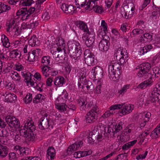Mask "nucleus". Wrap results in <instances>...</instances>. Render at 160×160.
Returning <instances> with one entry per match:
<instances>
[{"instance_id":"obj_1","label":"nucleus","mask_w":160,"mask_h":160,"mask_svg":"<svg viewBox=\"0 0 160 160\" xmlns=\"http://www.w3.org/2000/svg\"><path fill=\"white\" fill-rule=\"evenodd\" d=\"M68 45L67 52H66L65 50H64V53H68L72 58L77 59L82 53V50L80 43L76 41H69Z\"/></svg>"},{"instance_id":"obj_2","label":"nucleus","mask_w":160,"mask_h":160,"mask_svg":"<svg viewBox=\"0 0 160 160\" xmlns=\"http://www.w3.org/2000/svg\"><path fill=\"white\" fill-rule=\"evenodd\" d=\"M134 105L131 104H125L124 103L117 104L110 107V110L121 109L119 112L120 116H122L131 112L134 108Z\"/></svg>"},{"instance_id":"obj_3","label":"nucleus","mask_w":160,"mask_h":160,"mask_svg":"<svg viewBox=\"0 0 160 160\" xmlns=\"http://www.w3.org/2000/svg\"><path fill=\"white\" fill-rule=\"evenodd\" d=\"M151 68V64L148 62H145L140 64L139 70L137 74V76L140 78H143L144 79H147L148 77V75H150V73H149V72Z\"/></svg>"},{"instance_id":"obj_4","label":"nucleus","mask_w":160,"mask_h":160,"mask_svg":"<svg viewBox=\"0 0 160 160\" xmlns=\"http://www.w3.org/2000/svg\"><path fill=\"white\" fill-rule=\"evenodd\" d=\"M99 111L97 106L93 107L85 116L86 122L87 123H92L98 119V112Z\"/></svg>"},{"instance_id":"obj_5","label":"nucleus","mask_w":160,"mask_h":160,"mask_svg":"<svg viewBox=\"0 0 160 160\" xmlns=\"http://www.w3.org/2000/svg\"><path fill=\"white\" fill-rule=\"evenodd\" d=\"M52 123L53 120L50 115H45L43 117L41 118L40 121L38 122V126L40 129L44 130L46 129H48L50 127L52 128Z\"/></svg>"},{"instance_id":"obj_6","label":"nucleus","mask_w":160,"mask_h":160,"mask_svg":"<svg viewBox=\"0 0 160 160\" xmlns=\"http://www.w3.org/2000/svg\"><path fill=\"white\" fill-rule=\"evenodd\" d=\"M82 38L83 40L85 41V45L87 47H93V44L95 41L94 34L93 32L83 34Z\"/></svg>"},{"instance_id":"obj_7","label":"nucleus","mask_w":160,"mask_h":160,"mask_svg":"<svg viewBox=\"0 0 160 160\" xmlns=\"http://www.w3.org/2000/svg\"><path fill=\"white\" fill-rule=\"evenodd\" d=\"M82 139L79 138L75 142L69 146L67 150V152L68 155H70L74 151L77 150L79 148H80L82 146L83 142Z\"/></svg>"},{"instance_id":"obj_8","label":"nucleus","mask_w":160,"mask_h":160,"mask_svg":"<svg viewBox=\"0 0 160 160\" xmlns=\"http://www.w3.org/2000/svg\"><path fill=\"white\" fill-rule=\"evenodd\" d=\"M5 119L8 126L11 128L14 127L15 128H18L20 127L19 121L15 117L9 115L6 116Z\"/></svg>"},{"instance_id":"obj_9","label":"nucleus","mask_w":160,"mask_h":160,"mask_svg":"<svg viewBox=\"0 0 160 160\" xmlns=\"http://www.w3.org/2000/svg\"><path fill=\"white\" fill-rule=\"evenodd\" d=\"M87 7L85 8L87 9H93L94 11L96 13H102L104 12L103 7L102 6H100L97 4V3H94L93 2H90L89 0H88Z\"/></svg>"},{"instance_id":"obj_10","label":"nucleus","mask_w":160,"mask_h":160,"mask_svg":"<svg viewBox=\"0 0 160 160\" xmlns=\"http://www.w3.org/2000/svg\"><path fill=\"white\" fill-rule=\"evenodd\" d=\"M109 38L108 36H105L99 43V49L102 52H106L109 49L110 43L109 42Z\"/></svg>"},{"instance_id":"obj_11","label":"nucleus","mask_w":160,"mask_h":160,"mask_svg":"<svg viewBox=\"0 0 160 160\" xmlns=\"http://www.w3.org/2000/svg\"><path fill=\"white\" fill-rule=\"evenodd\" d=\"M159 96L160 94L158 91V89L157 88H154L149 95V101L151 103L154 104L156 102L158 101Z\"/></svg>"},{"instance_id":"obj_12","label":"nucleus","mask_w":160,"mask_h":160,"mask_svg":"<svg viewBox=\"0 0 160 160\" xmlns=\"http://www.w3.org/2000/svg\"><path fill=\"white\" fill-rule=\"evenodd\" d=\"M22 129L27 132H34L36 129V127L34 125L33 121L30 118L26 122L24 127Z\"/></svg>"},{"instance_id":"obj_13","label":"nucleus","mask_w":160,"mask_h":160,"mask_svg":"<svg viewBox=\"0 0 160 160\" xmlns=\"http://www.w3.org/2000/svg\"><path fill=\"white\" fill-rule=\"evenodd\" d=\"M61 9L65 13L67 14L70 13L72 14L75 10V7L72 5H68L65 3H63L61 6Z\"/></svg>"},{"instance_id":"obj_14","label":"nucleus","mask_w":160,"mask_h":160,"mask_svg":"<svg viewBox=\"0 0 160 160\" xmlns=\"http://www.w3.org/2000/svg\"><path fill=\"white\" fill-rule=\"evenodd\" d=\"M121 68L119 62L116 60L112 61L108 64V69H111L121 74Z\"/></svg>"},{"instance_id":"obj_15","label":"nucleus","mask_w":160,"mask_h":160,"mask_svg":"<svg viewBox=\"0 0 160 160\" xmlns=\"http://www.w3.org/2000/svg\"><path fill=\"white\" fill-rule=\"evenodd\" d=\"M114 56L116 57L117 60L124 57L126 58L128 56L127 50L125 48H118L115 52Z\"/></svg>"},{"instance_id":"obj_16","label":"nucleus","mask_w":160,"mask_h":160,"mask_svg":"<svg viewBox=\"0 0 160 160\" xmlns=\"http://www.w3.org/2000/svg\"><path fill=\"white\" fill-rule=\"evenodd\" d=\"M21 132L23 133L24 137L26 138L28 141L33 142L35 140L36 138V133L35 131L27 132L25 130L23 131L22 129L20 131V133Z\"/></svg>"},{"instance_id":"obj_17","label":"nucleus","mask_w":160,"mask_h":160,"mask_svg":"<svg viewBox=\"0 0 160 160\" xmlns=\"http://www.w3.org/2000/svg\"><path fill=\"white\" fill-rule=\"evenodd\" d=\"M24 10V19L26 20L28 19L31 15L34 12L35 8H34L30 7L28 8L27 7L23 8Z\"/></svg>"},{"instance_id":"obj_18","label":"nucleus","mask_w":160,"mask_h":160,"mask_svg":"<svg viewBox=\"0 0 160 160\" xmlns=\"http://www.w3.org/2000/svg\"><path fill=\"white\" fill-rule=\"evenodd\" d=\"M85 75H82L80 76V78L84 79V84L83 85L86 86L87 90L89 91L90 92H92L94 90V86L92 84V82L90 81H87L86 79L85 78Z\"/></svg>"},{"instance_id":"obj_19","label":"nucleus","mask_w":160,"mask_h":160,"mask_svg":"<svg viewBox=\"0 0 160 160\" xmlns=\"http://www.w3.org/2000/svg\"><path fill=\"white\" fill-rule=\"evenodd\" d=\"M22 75L24 78V81L27 83V85L29 83H30V85H33L34 84V82L32 79L31 74L29 72H23L22 73Z\"/></svg>"},{"instance_id":"obj_20","label":"nucleus","mask_w":160,"mask_h":160,"mask_svg":"<svg viewBox=\"0 0 160 160\" xmlns=\"http://www.w3.org/2000/svg\"><path fill=\"white\" fill-rule=\"evenodd\" d=\"M92 73L93 77L97 75L98 76L102 77L103 75V71L102 68L100 66H97L94 67L92 70Z\"/></svg>"},{"instance_id":"obj_21","label":"nucleus","mask_w":160,"mask_h":160,"mask_svg":"<svg viewBox=\"0 0 160 160\" xmlns=\"http://www.w3.org/2000/svg\"><path fill=\"white\" fill-rule=\"evenodd\" d=\"M65 79L62 77L59 76L56 78L54 81V84L57 87H62L65 82Z\"/></svg>"},{"instance_id":"obj_22","label":"nucleus","mask_w":160,"mask_h":160,"mask_svg":"<svg viewBox=\"0 0 160 160\" xmlns=\"http://www.w3.org/2000/svg\"><path fill=\"white\" fill-rule=\"evenodd\" d=\"M108 77L111 79L113 81H116L118 80L120 77V74L117 73L111 69H108Z\"/></svg>"},{"instance_id":"obj_23","label":"nucleus","mask_w":160,"mask_h":160,"mask_svg":"<svg viewBox=\"0 0 160 160\" xmlns=\"http://www.w3.org/2000/svg\"><path fill=\"white\" fill-rule=\"evenodd\" d=\"M56 155L55 149L53 147H49L47 150V156L48 159L51 160L54 159Z\"/></svg>"},{"instance_id":"obj_24","label":"nucleus","mask_w":160,"mask_h":160,"mask_svg":"<svg viewBox=\"0 0 160 160\" xmlns=\"http://www.w3.org/2000/svg\"><path fill=\"white\" fill-rule=\"evenodd\" d=\"M17 96L13 93H9L5 96L4 101L5 102H13L17 99Z\"/></svg>"},{"instance_id":"obj_25","label":"nucleus","mask_w":160,"mask_h":160,"mask_svg":"<svg viewBox=\"0 0 160 160\" xmlns=\"http://www.w3.org/2000/svg\"><path fill=\"white\" fill-rule=\"evenodd\" d=\"M50 57L49 56H44L43 57L41 60L42 64L41 66L46 67L48 68V67H50L49 66L50 63Z\"/></svg>"},{"instance_id":"obj_26","label":"nucleus","mask_w":160,"mask_h":160,"mask_svg":"<svg viewBox=\"0 0 160 160\" xmlns=\"http://www.w3.org/2000/svg\"><path fill=\"white\" fill-rule=\"evenodd\" d=\"M77 26L80 29L83 30L84 32H86V33L90 32L86 24L83 22L80 21H78Z\"/></svg>"},{"instance_id":"obj_27","label":"nucleus","mask_w":160,"mask_h":160,"mask_svg":"<svg viewBox=\"0 0 160 160\" xmlns=\"http://www.w3.org/2000/svg\"><path fill=\"white\" fill-rule=\"evenodd\" d=\"M29 44L32 47L37 46L39 44V40L36 36H33L29 41Z\"/></svg>"},{"instance_id":"obj_28","label":"nucleus","mask_w":160,"mask_h":160,"mask_svg":"<svg viewBox=\"0 0 160 160\" xmlns=\"http://www.w3.org/2000/svg\"><path fill=\"white\" fill-rule=\"evenodd\" d=\"M11 77L14 81L19 83L20 82H21L20 76L17 72L14 71H12L11 73Z\"/></svg>"},{"instance_id":"obj_29","label":"nucleus","mask_w":160,"mask_h":160,"mask_svg":"<svg viewBox=\"0 0 160 160\" xmlns=\"http://www.w3.org/2000/svg\"><path fill=\"white\" fill-rule=\"evenodd\" d=\"M84 59L85 63L88 66H93L95 65L97 63V59L94 58V56Z\"/></svg>"},{"instance_id":"obj_30","label":"nucleus","mask_w":160,"mask_h":160,"mask_svg":"<svg viewBox=\"0 0 160 160\" xmlns=\"http://www.w3.org/2000/svg\"><path fill=\"white\" fill-rule=\"evenodd\" d=\"M9 149L5 146H4L0 150V158H3L7 156L8 154Z\"/></svg>"},{"instance_id":"obj_31","label":"nucleus","mask_w":160,"mask_h":160,"mask_svg":"<svg viewBox=\"0 0 160 160\" xmlns=\"http://www.w3.org/2000/svg\"><path fill=\"white\" fill-rule=\"evenodd\" d=\"M86 98L81 97L78 101L79 106H80V108H82V109H84L86 108V105L87 103L86 102Z\"/></svg>"},{"instance_id":"obj_32","label":"nucleus","mask_w":160,"mask_h":160,"mask_svg":"<svg viewBox=\"0 0 160 160\" xmlns=\"http://www.w3.org/2000/svg\"><path fill=\"white\" fill-rule=\"evenodd\" d=\"M1 40L4 47L8 48L10 46V44L9 41V39L5 35L3 34L2 35Z\"/></svg>"},{"instance_id":"obj_33","label":"nucleus","mask_w":160,"mask_h":160,"mask_svg":"<svg viewBox=\"0 0 160 160\" xmlns=\"http://www.w3.org/2000/svg\"><path fill=\"white\" fill-rule=\"evenodd\" d=\"M152 72H151L150 75L154 77H158L160 76V68L157 67L153 68L152 69Z\"/></svg>"},{"instance_id":"obj_34","label":"nucleus","mask_w":160,"mask_h":160,"mask_svg":"<svg viewBox=\"0 0 160 160\" xmlns=\"http://www.w3.org/2000/svg\"><path fill=\"white\" fill-rule=\"evenodd\" d=\"M152 48V46L151 44L148 45L144 46L143 48H141L140 51L141 55H143L149 51Z\"/></svg>"},{"instance_id":"obj_35","label":"nucleus","mask_w":160,"mask_h":160,"mask_svg":"<svg viewBox=\"0 0 160 160\" xmlns=\"http://www.w3.org/2000/svg\"><path fill=\"white\" fill-rule=\"evenodd\" d=\"M150 17L153 20L157 21V19L160 18V10L154 11L152 12Z\"/></svg>"},{"instance_id":"obj_36","label":"nucleus","mask_w":160,"mask_h":160,"mask_svg":"<svg viewBox=\"0 0 160 160\" xmlns=\"http://www.w3.org/2000/svg\"><path fill=\"white\" fill-rule=\"evenodd\" d=\"M123 124V123L122 122H120L114 126V128H115V130L114 131L113 133V136L115 137V134L118 132L122 129V125Z\"/></svg>"},{"instance_id":"obj_37","label":"nucleus","mask_w":160,"mask_h":160,"mask_svg":"<svg viewBox=\"0 0 160 160\" xmlns=\"http://www.w3.org/2000/svg\"><path fill=\"white\" fill-rule=\"evenodd\" d=\"M11 9V8L8 5L0 2V14L4 12H7Z\"/></svg>"},{"instance_id":"obj_38","label":"nucleus","mask_w":160,"mask_h":160,"mask_svg":"<svg viewBox=\"0 0 160 160\" xmlns=\"http://www.w3.org/2000/svg\"><path fill=\"white\" fill-rule=\"evenodd\" d=\"M63 54V53L62 51V52L59 53L57 56L55 57V61L57 62H58L60 63H63L65 59V57Z\"/></svg>"},{"instance_id":"obj_39","label":"nucleus","mask_w":160,"mask_h":160,"mask_svg":"<svg viewBox=\"0 0 160 160\" xmlns=\"http://www.w3.org/2000/svg\"><path fill=\"white\" fill-rule=\"evenodd\" d=\"M38 59V57L32 52H29L28 54V60L30 62H33Z\"/></svg>"},{"instance_id":"obj_40","label":"nucleus","mask_w":160,"mask_h":160,"mask_svg":"<svg viewBox=\"0 0 160 160\" xmlns=\"http://www.w3.org/2000/svg\"><path fill=\"white\" fill-rule=\"evenodd\" d=\"M144 32L143 30L139 28L133 29L130 34V36L131 37H133L137 35L140 34H142Z\"/></svg>"},{"instance_id":"obj_41","label":"nucleus","mask_w":160,"mask_h":160,"mask_svg":"<svg viewBox=\"0 0 160 160\" xmlns=\"http://www.w3.org/2000/svg\"><path fill=\"white\" fill-rule=\"evenodd\" d=\"M9 56L12 58H19L21 56V53L18 52L16 50H13L10 52Z\"/></svg>"},{"instance_id":"obj_42","label":"nucleus","mask_w":160,"mask_h":160,"mask_svg":"<svg viewBox=\"0 0 160 160\" xmlns=\"http://www.w3.org/2000/svg\"><path fill=\"white\" fill-rule=\"evenodd\" d=\"M30 150L28 148L22 147L19 153L21 156L28 155L31 153Z\"/></svg>"},{"instance_id":"obj_43","label":"nucleus","mask_w":160,"mask_h":160,"mask_svg":"<svg viewBox=\"0 0 160 160\" xmlns=\"http://www.w3.org/2000/svg\"><path fill=\"white\" fill-rule=\"evenodd\" d=\"M44 85V83L42 82H40L38 83L36 82H34V84L31 85V86L33 87L34 88H36L38 91L40 92H42L43 90L42 87L43 85Z\"/></svg>"},{"instance_id":"obj_44","label":"nucleus","mask_w":160,"mask_h":160,"mask_svg":"<svg viewBox=\"0 0 160 160\" xmlns=\"http://www.w3.org/2000/svg\"><path fill=\"white\" fill-rule=\"evenodd\" d=\"M62 51L61 48L58 47L56 48H53L51 51V53L53 54V57H56L59 53L62 52Z\"/></svg>"},{"instance_id":"obj_45","label":"nucleus","mask_w":160,"mask_h":160,"mask_svg":"<svg viewBox=\"0 0 160 160\" xmlns=\"http://www.w3.org/2000/svg\"><path fill=\"white\" fill-rule=\"evenodd\" d=\"M12 31L16 33L17 32L18 33H20V29L19 30V27L17 24H15L13 28H11L8 26V28H7V32H9Z\"/></svg>"},{"instance_id":"obj_46","label":"nucleus","mask_w":160,"mask_h":160,"mask_svg":"<svg viewBox=\"0 0 160 160\" xmlns=\"http://www.w3.org/2000/svg\"><path fill=\"white\" fill-rule=\"evenodd\" d=\"M19 157V154L12 152H11L8 154L9 160H18Z\"/></svg>"},{"instance_id":"obj_47","label":"nucleus","mask_w":160,"mask_h":160,"mask_svg":"<svg viewBox=\"0 0 160 160\" xmlns=\"http://www.w3.org/2000/svg\"><path fill=\"white\" fill-rule=\"evenodd\" d=\"M56 107L61 112H64L66 110L67 106L65 103H58L56 105Z\"/></svg>"},{"instance_id":"obj_48","label":"nucleus","mask_w":160,"mask_h":160,"mask_svg":"<svg viewBox=\"0 0 160 160\" xmlns=\"http://www.w3.org/2000/svg\"><path fill=\"white\" fill-rule=\"evenodd\" d=\"M109 110L106 111L101 117V118H102L103 119L109 117H110L113 115L115 112H113L112 110H110V108H109Z\"/></svg>"},{"instance_id":"obj_49","label":"nucleus","mask_w":160,"mask_h":160,"mask_svg":"<svg viewBox=\"0 0 160 160\" xmlns=\"http://www.w3.org/2000/svg\"><path fill=\"white\" fill-rule=\"evenodd\" d=\"M48 69L49 73L48 77L51 76L50 77L53 78V77L56 76L58 74V72L56 71L54 69L52 68L51 67H48Z\"/></svg>"},{"instance_id":"obj_50","label":"nucleus","mask_w":160,"mask_h":160,"mask_svg":"<svg viewBox=\"0 0 160 160\" xmlns=\"http://www.w3.org/2000/svg\"><path fill=\"white\" fill-rule=\"evenodd\" d=\"M93 53L91 52L89 49H86L84 53V59H87L88 58H90L91 57L94 56Z\"/></svg>"},{"instance_id":"obj_51","label":"nucleus","mask_w":160,"mask_h":160,"mask_svg":"<svg viewBox=\"0 0 160 160\" xmlns=\"http://www.w3.org/2000/svg\"><path fill=\"white\" fill-rule=\"evenodd\" d=\"M41 69L42 73V74L45 78L48 77V69L46 67L41 66Z\"/></svg>"},{"instance_id":"obj_52","label":"nucleus","mask_w":160,"mask_h":160,"mask_svg":"<svg viewBox=\"0 0 160 160\" xmlns=\"http://www.w3.org/2000/svg\"><path fill=\"white\" fill-rule=\"evenodd\" d=\"M56 44L58 46H62V47L65 45L64 40L62 37H60L57 38Z\"/></svg>"},{"instance_id":"obj_53","label":"nucleus","mask_w":160,"mask_h":160,"mask_svg":"<svg viewBox=\"0 0 160 160\" xmlns=\"http://www.w3.org/2000/svg\"><path fill=\"white\" fill-rule=\"evenodd\" d=\"M32 94L30 93H27L24 99L25 102L26 104H29L32 100Z\"/></svg>"},{"instance_id":"obj_54","label":"nucleus","mask_w":160,"mask_h":160,"mask_svg":"<svg viewBox=\"0 0 160 160\" xmlns=\"http://www.w3.org/2000/svg\"><path fill=\"white\" fill-rule=\"evenodd\" d=\"M79 138H81L82 139H84L83 140V142L84 140H85L86 139H87V141H88V142L89 144H93L94 143V142L95 141H93V139L92 138V137L91 136V135L89 134V136H88V137H84L83 138L81 136H80Z\"/></svg>"},{"instance_id":"obj_55","label":"nucleus","mask_w":160,"mask_h":160,"mask_svg":"<svg viewBox=\"0 0 160 160\" xmlns=\"http://www.w3.org/2000/svg\"><path fill=\"white\" fill-rule=\"evenodd\" d=\"M148 86V84L147 81H144L139 84L138 86V88L141 89H144Z\"/></svg>"},{"instance_id":"obj_56","label":"nucleus","mask_w":160,"mask_h":160,"mask_svg":"<svg viewBox=\"0 0 160 160\" xmlns=\"http://www.w3.org/2000/svg\"><path fill=\"white\" fill-rule=\"evenodd\" d=\"M36 21H34V20H30L29 22L27 23L28 26H27V28L33 29L36 25Z\"/></svg>"},{"instance_id":"obj_57","label":"nucleus","mask_w":160,"mask_h":160,"mask_svg":"<svg viewBox=\"0 0 160 160\" xmlns=\"http://www.w3.org/2000/svg\"><path fill=\"white\" fill-rule=\"evenodd\" d=\"M34 2L33 0H22V4L26 6H29Z\"/></svg>"},{"instance_id":"obj_58","label":"nucleus","mask_w":160,"mask_h":160,"mask_svg":"<svg viewBox=\"0 0 160 160\" xmlns=\"http://www.w3.org/2000/svg\"><path fill=\"white\" fill-rule=\"evenodd\" d=\"M148 153V151H146L143 154H140L137 155L136 157V159L137 160L139 159H142L146 158Z\"/></svg>"},{"instance_id":"obj_59","label":"nucleus","mask_w":160,"mask_h":160,"mask_svg":"<svg viewBox=\"0 0 160 160\" xmlns=\"http://www.w3.org/2000/svg\"><path fill=\"white\" fill-rule=\"evenodd\" d=\"M151 116V113L149 112L144 113L143 117H142L143 119L145 121L148 122L150 119V117Z\"/></svg>"},{"instance_id":"obj_60","label":"nucleus","mask_w":160,"mask_h":160,"mask_svg":"<svg viewBox=\"0 0 160 160\" xmlns=\"http://www.w3.org/2000/svg\"><path fill=\"white\" fill-rule=\"evenodd\" d=\"M129 85H128L124 86L121 90L118 91V92L120 94H124L125 92H126L127 90L129 88Z\"/></svg>"},{"instance_id":"obj_61","label":"nucleus","mask_w":160,"mask_h":160,"mask_svg":"<svg viewBox=\"0 0 160 160\" xmlns=\"http://www.w3.org/2000/svg\"><path fill=\"white\" fill-rule=\"evenodd\" d=\"M143 36L145 38L147 39L148 42L151 41L152 39V35L148 33L143 34Z\"/></svg>"},{"instance_id":"obj_62","label":"nucleus","mask_w":160,"mask_h":160,"mask_svg":"<svg viewBox=\"0 0 160 160\" xmlns=\"http://www.w3.org/2000/svg\"><path fill=\"white\" fill-rule=\"evenodd\" d=\"M101 25L103 27V31L105 33L108 32L107 23L104 20H103L102 21Z\"/></svg>"},{"instance_id":"obj_63","label":"nucleus","mask_w":160,"mask_h":160,"mask_svg":"<svg viewBox=\"0 0 160 160\" xmlns=\"http://www.w3.org/2000/svg\"><path fill=\"white\" fill-rule=\"evenodd\" d=\"M16 14L17 16H22V17L21 18H22L23 20H24V18H23V17H24V15L23 8L19 10L17 12Z\"/></svg>"},{"instance_id":"obj_64","label":"nucleus","mask_w":160,"mask_h":160,"mask_svg":"<svg viewBox=\"0 0 160 160\" xmlns=\"http://www.w3.org/2000/svg\"><path fill=\"white\" fill-rule=\"evenodd\" d=\"M128 56L127 57H123L122 58H120L119 60H117L118 61H119V62L120 64L121 65H123L124 64V63H126L128 60Z\"/></svg>"}]
</instances>
